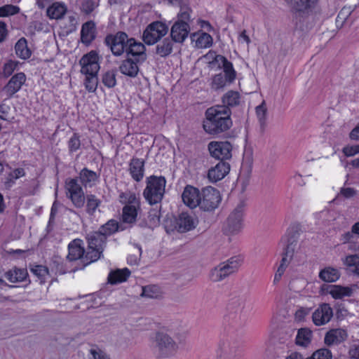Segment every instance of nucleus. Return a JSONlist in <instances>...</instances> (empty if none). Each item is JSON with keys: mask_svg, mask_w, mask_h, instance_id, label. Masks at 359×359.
<instances>
[{"mask_svg": "<svg viewBox=\"0 0 359 359\" xmlns=\"http://www.w3.org/2000/svg\"><path fill=\"white\" fill-rule=\"evenodd\" d=\"M42 13L35 12L33 15V22H32L30 28L34 29V31L40 32L43 28V24L42 22L39 21V18H41Z\"/></svg>", "mask_w": 359, "mask_h": 359, "instance_id": "60", "label": "nucleus"}, {"mask_svg": "<svg viewBox=\"0 0 359 359\" xmlns=\"http://www.w3.org/2000/svg\"><path fill=\"white\" fill-rule=\"evenodd\" d=\"M218 63V68L223 69L224 76L227 79L228 83H232L236 78V72L235 71L233 63L222 55H216L211 63Z\"/></svg>", "mask_w": 359, "mask_h": 359, "instance_id": "21", "label": "nucleus"}, {"mask_svg": "<svg viewBox=\"0 0 359 359\" xmlns=\"http://www.w3.org/2000/svg\"><path fill=\"white\" fill-rule=\"evenodd\" d=\"M318 0H291L292 22L297 29H303L305 19L313 12Z\"/></svg>", "mask_w": 359, "mask_h": 359, "instance_id": "7", "label": "nucleus"}, {"mask_svg": "<svg viewBox=\"0 0 359 359\" xmlns=\"http://www.w3.org/2000/svg\"><path fill=\"white\" fill-rule=\"evenodd\" d=\"M96 26L93 20L83 23L81 30V40L86 46H89L96 37Z\"/></svg>", "mask_w": 359, "mask_h": 359, "instance_id": "27", "label": "nucleus"}, {"mask_svg": "<svg viewBox=\"0 0 359 359\" xmlns=\"http://www.w3.org/2000/svg\"><path fill=\"white\" fill-rule=\"evenodd\" d=\"M348 355L351 358L359 359V343L351 346L348 351Z\"/></svg>", "mask_w": 359, "mask_h": 359, "instance_id": "64", "label": "nucleus"}, {"mask_svg": "<svg viewBox=\"0 0 359 359\" xmlns=\"http://www.w3.org/2000/svg\"><path fill=\"white\" fill-rule=\"evenodd\" d=\"M68 24L64 27L63 32L65 35L75 32L76 30L77 20L74 15H69L67 18Z\"/></svg>", "mask_w": 359, "mask_h": 359, "instance_id": "56", "label": "nucleus"}, {"mask_svg": "<svg viewBox=\"0 0 359 359\" xmlns=\"http://www.w3.org/2000/svg\"><path fill=\"white\" fill-rule=\"evenodd\" d=\"M157 43L155 53L161 57L169 56L172 53L176 43L171 37H165Z\"/></svg>", "mask_w": 359, "mask_h": 359, "instance_id": "29", "label": "nucleus"}, {"mask_svg": "<svg viewBox=\"0 0 359 359\" xmlns=\"http://www.w3.org/2000/svg\"><path fill=\"white\" fill-rule=\"evenodd\" d=\"M161 205L158 208H151L148 212L147 221L149 222V228L153 229L160 224Z\"/></svg>", "mask_w": 359, "mask_h": 359, "instance_id": "46", "label": "nucleus"}, {"mask_svg": "<svg viewBox=\"0 0 359 359\" xmlns=\"http://www.w3.org/2000/svg\"><path fill=\"white\" fill-rule=\"evenodd\" d=\"M358 238L357 233L353 232V226L350 231L345 232L341 235L340 241L343 243H355Z\"/></svg>", "mask_w": 359, "mask_h": 359, "instance_id": "58", "label": "nucleus"}, {"mask_svg": "<svg viewBox=\"0 0 359 359\" xmlns=\"http://www.w3.org/2000/svg\"><path fill=\"white\" fill-rule=\"evenodd\" d=\"M67 8L63 2H55L46 8V16L51 19H61L67 13Z\"/></svg>", "mask_w": 359, "mask_h": 359, "instance_id": "33", "label": "nucleus"}, {"mask_svg": "<svg viewBox=\"0 0 359 359\" xmlns=\"http://www.w3.org/2000/svg\"><path fill=\"white\" fill-rule=\"evenodd\" d=\"M156 348L161 357L173 355L178 348L176 342L168 334L158 332L155 337Z\"/></svg>", "mask_w": 359, "mask_h": 359, "instance_id": "15", "label": "nucleus"}, {"mask_svg": "<svg viewBox=\"0 0 359 359\" xmlns=\"http://www.w3.org/2000/svg\"><path fill=\"white\" fill-rule=\"evenodd\" d=\"M86 239L88 250L86 253L84 262H86V264H90L103 257L107 239L98 230L87 233Z\"/></svg>", "mask_w": 359, "mask_h": 359, "instance_id": "5", "label": "nucleus"}, {"mask_svg": "<svg viewBox=\"0 0 359 359\" xmlns=\"http://www.w3.org/2000/svg\"><path fill=\"white\" fill-rule=\"evenodd\" d=\"M65 273L62 258L60 256L54 255L50 261L49 266H46V275L63 274Z\"/></svg>", "mask_w": 359, "mask_h": 359, "instance_id": "38", "label": "nucleus"}, {"mask_svg": "<svg viewBox=\"0 0 359 359\" xmlns=\"http://www.w3.org/2000/svg\"><path fill=\"white\" fill-rule=\"evenodd\" d=\"M256 115L259 123L260 130L264 132L266 126L267 109L265 102L263 101L259 105L256 107Z\"/></svg>", "mask_w": 359, "mask_h": 359, "instance_id": "45", "label": "nucleus"}, {"mask_svg": "<svg viewBox=\"0 0 359 359\" xmlns=\"http://www.w3.org/2000/svg\"><path fill=\"white\" fill-rule=\"evenodd\" d=\"M135 247L137 249L139 255H129L127 257V262L130 265H137L142 255V248L140 245L135 244Z\"/></svg>", "mask_w": 359, "mask_h": 359, "instance_id": "62", "label": "nucleus"}, {"mask_svg": "<svg viewBox=\"0 0 359 359\" xmlns=\"http://www.w3.org/2000/svg\"><path fill=\"white\" fill-rule=\"evenodd\" d=\"M116 74L114 69L109 70L102 76V83L107 88H111L116 85Z\"/></svg>", "mask_w": 359, "mask_h": 359, "instance_id": "50", "label": "nucleus"}, {"mask_svg": "<svg viewBox=\"0 0 359 359\" xmlns=\"http://www.w3.org/2000/svg\"><path fill=\"white\" fill-rule=\"evenodd\" d=\"M201 193L198 189L191 185H187L182 194L184 203L191 208L197 207L201 199Z\"/></svg>", "mask_w": 359, "mask_h": 359, "instance_id": "22", "label": "nucleus"}, {"mask_svg": "<svg viewBox=\"0 0 359 359\" xmlns=\"http://www.w3.org/2000/svg\"><path fill=\"white\" fill-rule=\"evenodd\" d=\"M61 207V204L58 203L57 201H55L52 205L51 210H50V218L48 221V224L47 226V231H49L51 230L52 226L54 224V220L55 216L58 213V210Z\"/></svg>", "mask_w": 359, "mask_h": 359, "instance_id": "57", "label": "nucleus"}, {"mask_svg": "<svg viewBox=\"0 0 359 359\" xmlns=\"http://www.w3.org/2000/svg\"><path fill=\"white\" fill-rule=\"evenodd\" d=\"M68 255L67 258L70 261L80 260L81 264V266L75 267L74 271L83 269L88 264H86V262H84L85 257V249L83 247V242L81 239L76 238L73 240L68 245Z\"/></svg>", "mask_w": 359, "mask_h": 359, "instance_id": "18", "label": "nucleus"}, {"mask_svg": "<svg viewBox=\"0 0 359 359\" xmlns=\"http://www.w3.org/2000/svg\"><path fill=\"white\" fill-rule=\"evenodd\" d=\"M341 262L347 271L359 278V255H347L341 258Z\"/></svg>", "mask_w": 359, "mask_h": 359, "instance_id": "28", "label": "nucleus"}, {"mask_svg": "<svg viewBox=\"0 0 359 359\" xmlns=\"http://www.w3.org/2000/svg\"><path fill=\"white\" fill-rule=\"evenodd\" d=\"M342 151L346 156H353L359 154V144L344 147Z\"/></svg>", "mask_w": 359, "mask_h": 359, "instance_id": "63", "label": "nucleus"}, {"mask_svg": "<svg viewBox=\"0 0 359 359\" xmlns=\"http://www.w3.org/2000/svg\"><path fill=\"white\" fill-rule=\"evenodd\" d=\"M231 111L226 106L215 105L205 111L203 128L205 132L211 135H220L229 130L233 122Z\"/></svg>", "mask_w": 359, "mask_h": 359, "instance_id": "2", "label": "nucleus"}, {"mask_svg": "<svg viewBox=\"0 0 359 359\" xmlns=\"http://www.w3.org/2000/svg\"><path fill=\"white\" fill-rule=\"evenodd\" d=\"M140 207H134L133 205H124L122 208V222L128 224L130 226L133 225L137 220L138 210Z\"/></svg>", "mask_w": 359, "mask_h": 359, "instance_id": "35", "label": "nucleus"}, {"mask_svg": "<svg viewBox=\"0 0 359 359\" xmlns=\"http://www.w3.org/2000/svg\"><path fill=\"white\" fill-rule=\"evenodd\" d=\"M130 275V271L127 268L116 269L109 273L108 276V282L111 285L123 283L128 279Z\"/></svg>", "mask_w": 359, "mask_h": 359, "instance_id": "39", "label": "nucleus"}, {"mask_svg": "<svg viewBox=\"0 0 359 359\" xmlns=\"http://www.w3.org/2000/svg\"><path fill=\"white\" fill-rule=\"evenodd\" d=\"M18 62L9 61L4 65L3 73L5 77L11 76L14 70L17 68Z\"/></svg>", "mask_w": 359, "mask_h": 359, "instance_id": "61", "label": "nucleus"}, {"mask_svg": "<svg viewBox=\"0 0 359 359\" xmlns=\"http://www.w3.org/2000/svg\"><path fill=\"white\" fill-rule=\"evenodd\" d=\"M244 208V203L240 202L230 213L223 226L224 233L236 235L241 231L243 227Z\"/></svg>", "mask_w": 359, "mask_h": 359, "instance_id": "11", "label": "nucleus"}, {"mask_svg": "<svg viewBox=\"0 0 359 359\" xmlns=\"http://www.w3.org/2000/svg\"><path fill=\"white\" fill-rule=\"evenodd\" d=\"M15 54L21 59L26 60L31 56L32 52L27 46V41L25 38H20L15 46Z\"/></svg>", "mask_w": 359, "mask_h": 359, "instance_id": "42", "label": "nucleus"}, {"mask_svg": "<svg viewBox=\"0 0 359 359\" xmlns=\"http://www.w3.org/2000/svg\"><path fill=\"white\" fill-rule=\"evenodd\" d=\"M227 82V79L224 76L222 73H219L212 76L211 87L214 90L223 88Z\"/></svg>", "mask_w": 359, "mask_h": 359, "instance_id": "52", "label": "nucleus"}, {"mask_svg": "<svg viewBox=\"0 0 359 359\" xmlns=\"http://www.w3.org/2000/svg\"><path fill=\"white\" fill-rule=\"evenodd\" d=\"M119 201L125 205H133L134 207H140V198L135 192L130 190L121 191L119 193Z\"/></svg>", "mask_w": 359, "mask_h": 359, "instance_id": "36", "label": "nucleus"}, {"mask_svg": "<svg viewBox=\"0 0 359 359\" xmlns=\"http://www.w3.org/2000/svg\"><path fill=\"white\" fill-rule=\"evenodd\" d=\"M20 12V8L12 4H6L0 7V17H7L17 14Z\"/></svg>", "mask_w": 359, "mask_h": 359, "instance_id": "54", "label": "nucleus"}, {"mask_svg": "<svg viewBox=\"0 0 359 359\" xmlns=\"http://www.w3.org/2000/svg\"><path fill=\"white\" fill-rule=\"evenodd\" d=\"M347 332L343 329H334L327 332L325 334V344L328 346L339 344L345 341L347 338Z\"/></svg>", "mask_w": 359, "mask_h": 359, "instance_id": "30", "label": "nucleus"}, {"mask_svg": "<svg viewBox=\"0 0 359 359\" xmlns=\"http://www.w3.org/2000/svg\"><path fill=\"white\" fill-rule=\"evenodd\" d=\"M223 105L227 108L233 107L239 105L241 102V96L238 92L234 90H229L222 98Z\"/></svg>", "mask_w": 359, "mask_h": 359, "instance_id": "41", "label": "nucleus"}, {"mask_svg": "<svg viewBox=\"0 0 359 359\" xmlns=\"http://www.w3.org/2000/svg\"><path fill=\"white\" fill-rule=\"evenodd\" d=\"M245 303L243 297H233L227 304L226 313L224 316L227 336L219 345L221 356L224 359H241L243 355L241 328L246 321V316L243 313Z\"/></svg>", "mask_w": 359, "mask_h": 359, "instance_id": "1", "label": "nucleus"}, {"mask_svg": "<svg viewBox=\"0 0 359 359\" xmlns=\"http://www.w3.org/2000/svg\"><path fill=\"white\" fill-rule=\"evenodd\" d=\"M168 32L165 23L155 21L149 24L142 34V40L147 45H154L157 43Z\"/></svg>", "mask_w": 359, "mask_h": 359, "instance_id": "14", "label": "nucleus"}, {"mask_svg": "<svg viewBox=\"0 0 359 359\" xmlns=\"http://www.w3.org/2000/svg\"><path fill=\"white\" fill-rule=\"evenodd\" d=\"M25 174L23 168H16L11 172L6 178L5 186L6 188H11L15 183V180L20 177L24 176Z\"/></svg>", "mask_w": 359, "mask_h": 359, "instance_id": "51", "label": "nucleus"}, {"mask_svg": "<svg viewBox=\"0 0 359 359\" xmlns=\"http://www.w3.org/2000/svg\"><path fill=\"white\" fill-rule=\"evenodd\" d=\"M312 332L309 328H300L298 330L295 341L297 345L306 347L311 341Z\"/></svg>", "mask_w": 359, "mask_h": 359, "instance_id": "44", "label": "nucleus"}, {"mask_svg": "<svg viewBox=\"0 0 359 359\" xmlns=\"http://www.w3.org/2000/svg\"><path fill=\"white\" fill-rule=\"evenodd\" d=\"M297 241L298 237L295 233L291 235L289 233L286 237H283L280 241V243L284 245L282 254L292 259Z\"/></svg>", "mask_w": 359, "mask_h": 359, "instance_id": "31", "label": "nucleus"}, {"mask_svg": "<svg viewBox=\"0 0 359 359\" xmlns=\"http://www.w3.org/2000/svg\"><path fill=\"white\" fill-rule=\"evenodd\" d=\"M100 175V173L89 170L87 168H83L79 172L77 177L84 187L91 188L99 182Z\"/></svg>", "mask_w": 359, "mask_h": 359, "instance_id": "26", "label": "nucleus"}, {"mask_svg": "<svg viewBox=\"0 0 359 359\" xmlns=\"http://www.w3.org/2000/svg\"><path fill=\"white\" fill-rule=\"evenodd\" d=\"M81 147L80 136L78 133H74L68 141V149L69 153L77 151Z\"/></svg>", "mask_w": 359, "mask_h": 359, "instance_id": "53", "label": "nucleus"}, {"mask_svg": "<svg viewBox=\"0 0 359 359\" xmlns=\"http://www.w3.org/2000/svg\"><path fill=\"white\" fill-rule=\"evenodd\" d=\"M208 149L211 157L225 161L232 157V144L229 141H212L208 144Z\"/></svg>", "mask_w": 359, "mask_h": 359, "instance_id": "16", "label": "nucleus"}, {"mask_svg": "<svg viewBox=\"0 0 359 359\" xmlns=\"http://www.w3.org/2000/svg\"><path fill=\"white\" fill-rule=\"evenodd\" d=\"M166 179L163 176L151 175L146 179L143 196L151 205L161 203L165 193Z\"/></svg>", "mask_w": 359, "mask_h": 359, "instance_id": "4", "label": "nucleus"}, {"mask_svg": "<svg viewBox=\"0 0 359 359\" xmlns=\"http://www.w3.org/2000/svg\"><path fill=\"white\" fill-rule=\"evenodd\" d=\"M201 195L198 206L204 211L214 210L222 201L219 191L212 187H206L202 189Z\"/></svg>", "mask_w": 359, "mask_h": 359, "instance_id": "13", "label": "nucleus"}, {"mask_svg": "<svg viewBox=\"0 0 359 359\" xmlns=\"http://www.w3.org/2000/svg\"><path fill=\"white\" fill-rule=\"evenodd\" d=\"M191 39L196 41V46L198 48H206L212 45V37L206 32L193 33L191 35Z\"/></svg>", "mask_w": 359, "mask_h": 359, "instance_id": "37", "label": "nucleus"}, {"mask_svg": "<svg viewBox=\"0 0 359 359\" xmlns=\"http://www.w3.org/2000/svg\"><path fill=\"white\" fill-rule=\"evenodd\" d=\"M309 358L311 359H332V354L328 348H323L313 352Z\"/></svg>", "mask_w": 359, "mask_h": 359, "instance_id": "55", "label": "nucleus"}, {"mask_svg": "<svg viewBox=\"0 0 359 359\" xmlns=\"http://www.w3.org/2000/svg\"><path fill=\"white\" fill-rule=\"evenodd\" d=\"M146 47L142 46L141 49L134 51L133 53H128L127 57L123 60L118 67L119 72L127 76L135 78L140 71L139 65L147 60Z\"/></svg>", "mask_w": 359, "mask_h": 359, "instance_id": "6", "label": "nucleus"}, {"mask_svg": "<svg viewBox=\"0 0 359 359\" xmlns=\"http://www.w3.org/2000/svg\"><path fill=\"white\" fill-rule=\"evenodd\" d=\"M356 285L343 286L341 285L323 284L320 288V293L322 295L330 294L334 299H342L344 297H350L353 295Z\"/></svg>", "mask_w": 359, "mask_h": 359, "instance_id": "17", "label": "nucleus"}, {"mask_svg": "<svg viewBox=\"0 0 359 359\" xmlns=\"http://www.w3.org/2000/svg\"><path fill=\"white\" fill-rule=\"evenodd\" d=\"M144 160L135 157L130 161L128 171L131 177L137 182H140L144 177Z\"/></svg>", "mask_w": 359, "mask_h": 359, "instance_id": "25", "label": "nucleus"}, {"mask_svg": "<svg viewBox=\"0 0 359 359\" xmlns=\"http://www.w3.org/2000/svg\"><path fill=\"white\" fill-rule=\"evenodd\" d=\"M191 13L179 12L177 20L170 29V37L176 43H182L190 32L189 22L191 21Z\"/></svg>", "mask_w": 359, "mask_h": 359, "instance_id": "10", "label": "nucleus"}, {"mask_svg": "<svg viewBox=\"0 0 359 359\" xmlns=\"http://www.w3.org/2000/svg\"><path fill=\"white\" fill-rule=\"evenodd\" d=\"M28 276L27 269L14 267L5 273V277L11 283H18L25 280Z\"/></svg>", "mask_w": 359, "mask_h": 359, "instance_id": "40", "label": "nucleus"}, {"mask_svg": "<svg viewBox=\"0 0 359 359\" xmlns=\"http://www.w3.org/2000/svg\"><path fill=\"white\" fill-rule=\"evenodd\" d=\"M100 4V0L97 1L93 0H82L80 5L81 12L86 15H90L98 6Z\"/></svg>", "mask_w": 359, "mask_h": 359, "instance_id": "47", "label": "nucleus"}, {"mask_svg": "<svg viewBox=\"0 0 359 359\" xmlns=\"http://www.w3.org/2000/svg\"><path fill=\"white\" fill-rule=\"evenodd\" d=\"M104 43L111 50L113 55L118 57L124 53H133L135 50L141 49L142 43L137 41L135 38H129L128 35L122 31L116 34H108L104 39Z\"/></svg>", "mask_w": 359, "mask_h": 359, "instance_id": "3", "label": "nucleus"}, {"mask_svg": "<svg viewBox=\"0 0 359 359\" xmlns=\"http://www.w3.org/2000/svg\"><path fill=\"white\" fill-rule=\"evenodd\" d=\"M230 165L226 161H219L215 167L208 171V179L210 182H217L222 180L229 172Z\"/></svg>", "mask_w": 359, "mask_h": 359, "instance_id": "23", "label": "nucleus"}, {"mask_svg": "<svg viewBox=\"0 0 359 359\" xmlns=\"http://www.w3.org/2000/svg\"><path fill=\"white\" fill-rule=\"evenodd\" d=\"M83 74L86 75V79L84 80L86 89L90 93L95 92L98 84L97 74L90 73Z\"/></svg>", "mask_w": 359, "mask_h": 359, "instance_id": "48", "label": "nucleus"}, {"mask_svg": "<svg viewBox=\"0 0 359 359\" xmlns=\"http://www.w3.org/2000/svg\"><path fill=\"white\" fill-rule=\"evenodd\" d=\"M82 186L81 184L79 183L78 177H69L65 180L67 194L76 208H83L86 202V196Z\"/></svg>", "mask_w": 359, "mask_h": 359, "instance_id": "12", "label": "nucleus"}, {"mask_svg": "<svg viewBox=\"0 0 359 359\" xmlns=\"http://www.w3.org/2000/svg\"><path fill=\"white\" fill-rule=\"evenodd\" d=\"M90 353L92 355L90 359H111L110 356L105 351L96 346L90 350Z\"/></svg>", "mask_w": 359, "mask_h": 359, "instance_id": "59", "label": "nucleus"}, {"mask_svg": "<svg viewBox=\"0 0 359 359\" xmlns=\"http://www.w3.org/2000/svg\"><path fill=\"white\" fill-rule=\"evenodd\" d=\"M81 74H97L100 69L99 55L95 50L83 55L79 60Z\"/></svg>", "mask_w": 359, "mask_h": 359, "instance_id": "19", "label": "nucleus"}, {"mask_svg": "<svg viewBox=\"0 0 359 359\" xmlns=\"http://www.w3.org/2000/svg\"><path fill=\"white\" fill-rule=\"evenodd\" d=\"M333 316L332 309L327 303L321 304L312 315L313 322L316 325L320 326L328 323Z\"/></svg>", "mask_w": 359, "mask_h": 359, "instance_id": "20", "label": "nucleus"}, {"mask_svg": "<svg viewBox=\"0 0 359 359\" xmlns=\"http://www.w3.org/2000/svg\"><path fill=\"white\" fill-rule=\"evenodd\" d=\"M197 219L194 215L187 212H182L177 217H173L166 221L165 228L166 231H177L179 233H185L196 228Z\"/></svg>", "mask_w": 359, "mask_h": 359, "instance_id": "8", "label": "nucleus"}, {"mask_svg": "<svg viewBox=\"0 0 359 359\" xmlns=\"http://www.w3.org/2000/svg\"><path fill=\"white\" fill-rule=\"evenodd\" d=\"M125 228L117 220L111 219L100 226L98 231L107 239V238L116 232L123 231Z\"/></svg>", "mask_w": 359, "mask_h": 359, "instance_id": "32", "label": "nucleus"}, {"mask_svg": "<svg viewBox=\"0 0 359 359\" xmlns=\"http://www.w3.org/2000/svg\"><path fill=\"white\" fill-rule=\"evenodd\" d=\"M242 259L234 256L213 268L209 274L210 279L213 282H219L231 274L236 272L241 266Z\"/></svg>", "mask_w": 359, "mask_h": 359, "instance_id": "9", "label": "nucleus"}, {"mask_svg": "<svg viewBox=\"0 0 359 359\" xmlns=\"http://www.w3.org/2000/svg\"><path fill=\"white\" fill-rule=\"evenodd\" d=\"M86 212L90 216H94L96 210L100 207L102 201L94 194H88L86 197Z\"/></svg>", "mask_w": 359, "mask_h": 359, "instance_id": "43", "label": "nucleus"}, {"mask_svg": "<svg viewBox=\"0 0 359 359\" xmlns=\"http://www.w3.org/2000/svg\"><path fill=\"white\" fill-rule=\"evenodd\" d=\"M318 276L325 283H334L339 279L341 273L336 268L327 266L320 271Z\"/></svg>", "mask_w": 359, "mask_h": 359, "instance_id": "34", "label": "nucleus"}, {"mask_svg": "<svg viewBox=\"0 0 359 359\" xmlns=\"http://www.w3.org/2000/svg\"><path fill=\"white\" fill-rule=\"evenodd\" d=\"M160 294V288L156 285H149L142 287V297L153 299L159 297Z\"/></svg>", "mask_w": 359, "mask_h": 359, "instance_id": "49", "label": "nucleus"}, {"mask_svg": "<svg viewBox=\"0 0 359 359\" xmlns=\"http://www.w3.org/2000/svg\"><path fill=\"white\" fill-rule=\"evenodd\" d=\"M26 81V76L24 73L20 72L13 75L8 83L4 86V90L6 93L8 97L19 91Z\"/></svg>", "mask_w": 359, "mask_h": 359, "instance_id": "24", "label": "nucleus"}]
</instances>
